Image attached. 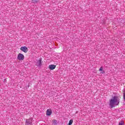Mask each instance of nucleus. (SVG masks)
<instances>
[{"mask_svg":"<svg viewBox=\"0 0 125 125\" xmlns=\"http://www.w3.org/2000/svg\"><path fill=\"white\" fill-rule=\"evenodd\" d=\"M51 114H52V110H51V109H48L46 112V116H51Z\"/></svg>","mask_w":125,"mask_h":125,"instance_id":"423d86ee","label":"nucleus"},{"mask_svg":"<svg viewBox=\"0 0 125 125\" xmlns=\"http://www.w3.org/2000/svg\"><path fill=\"white\" fill-rule=\"evenodd\" d=\"M39 0H32L31 1L32 3H38L39 2Z\"/></svg>","mask_w":125,"mask_h":125,"instance_id":"1a4fd4ad","label":"nucleus"},{"mask_svg":"<svg viewBox=\"0 0 125 125\" xmlns=\"http://www.w3.org/2000/svg\"><path fill=\"white\" fill-rule=\"evenodd\" d=\"M125 125V122L124 121H121L119 123V125Z\"/></svg>","mask_w":125,"mask_h":125,"instance_id":"9d476101","label":"nucleus"},{"mask_svg":"<svg viewBox=\"0 0 125 125\" xmlns=\"http://www.w3.org/2000/svg\"><path fill=\"white\" fill-rule=\"evenodd\" d=\"M101 74H105V71L103 70V71H102V72H101Z\"/></svg>","mask_w":125,"mask_h":125,"instance_id":"ddd939ff","label":"nucleus"},{"mask_svg":"<svg viewBox=\"0 0 125 125\" xmlns=\"http://www.w3.org/2000/svg\"><path fill=\"white\" fill-rule=\"evenodd\" d=\"M42 58H40L39 60H38L36 62V65L37 66V67H42Z\"/></svg>","mask_w":125,"mask_h":125,"instance_id":"20e7f679","label":"nucleus"},{"mask_svg":"<svg viewBox=\"0 0 125 125\" xmlns=\"http://www.w3.org/2000/svg\"><path fill=\"white\" fill-rule=\"evenodd\" d=\"M21 51H23V52H24V53H27V52H28V47H27V46H22L21 48Z\"/></svg>","mask_w":125,"mask_h":125,"instance_id":"39448f33","label":"nucleus"},{"mask_svg":"<svg viewBox=\"0 0 125 125\" xmlns=\"http://www.w3.org/2000/svg\"><path fill=\"white\" fill-rule=\"evenodd\" d=\"M99 71H103V67L101 66L100 68L99 69Z\"/></svg>","mask_w":125,"mask_h":125,"instance_id":"f8f14e48","label":"nucleus"},{"mask_svg":"<svg viewBox=\"0 0 125 125\" xmlns=\"http://www.w3.org/2000/svg\"><path fill=\"white\" fill-rule=\"evenodd\" d=\"M119 104H120V97L118 96H114L109 100V105L111 109L116 107V106H118Z\"/></svg>","mask_w":125,"mask_h":125,"instance_id":"f257e3e1","label":"nucleus"},{"mask_svg":"<svg viewBox=\"0 0 125 125\" xmlns=\"http://www.w3.org/2000/svg\"><path fill=\"white\" fill-rule=\"evenodd\" d=\"M49 70H54V69H55L56 68V65H54V64H50L49 65L48 67Z\"/></svg>","mask_w":125,"mask_h":125,"instance_id":"0eeeda50","label":"nucleus"},{"mask_svg":"<svg viewBox=\"0 0 125 125\" xmlns=\"http://www.w3.org/2000/svg\"><path fill=\"white\" fill-rule=\"evenodd\" d=\"M25 57H24V55L23 54L19 53L18 55L17 59L18 60H20V61H22L24 60V58Z\"/></svg>","mask_w":125,"mask_h":125,"instance_id":"7ed1b4c3","label":"nucleus"},{"mask_svg":"<svg viewBox=\"0 0 125 125\" xmlns=\"http://www.w3.org/2000/svg\"><path fill=\"white\" fill-rule=\"evenodd\" d=\"M72 124H73V120H70L67 125H72Z\"/></svg>","mask_w":125,"mask_h":125,"instance_id":"9b49d317","label":"nucleus"},{"mask_svg":"<svg viewBox=\"0 0 125 125\" xmlns=\"http://www.w3.org/2000/svg\"><path fill=\"white\" fill-rule=\"evenodd\" d=\"M25 125H33V118L26 119Z\"/></svg>","mask_w":125,"mask_h":125,"instance_id":"f03ea898","label":"nucleus"},{"mask_svg":"<svg viewBox=\"0 0 125 125\" xmlns=\"http://www.w3.org/2000/svg\"><path fill=\"white\" fill-rule=\"evenodd\" d=\"M57 124H58L57 120L54 119L53 120L52 125H57Z\"/></svg>","mask_w":125,"mask_h":125,"instance_id":"6e6552de","label":"nucleus"},{"mask_svg":"<svg viewBox=\"0 0 125 125\" xmlns=\"http://www.w3.org/2000/svg\"><path fill=\"white\" fill-rule=\"evenodd\" d=\"M4 81H6V79H5V80H4Z\"/></svg>","mask_w":125,"mask_h":125,"instance_id":"4468645a","label":"nucleus"}]
</instances>
